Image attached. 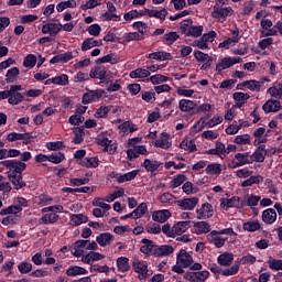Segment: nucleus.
Returning <instances> with one entry per match:
<instances>
[{
	"instance_id": "58",
	"label": "nucleus",
	"mask_w": 282,
	"mask_h": 282,
	"mask_svg": "<svg viewBox=\"0 0 282 282\" xmlns=\"http://www.w3.org/2000/svg\"><path fill=\"white\" fill-rule=\"evenodd\" d=\"M118 61H120V57L113 53H110L99 58L98 63H110L111 65H116Z\"/></svg>"
},
{
	"instance_id": "29",
	"label": "nucleus",
	"mask_w": 282,
	"mask_h": 282,
	"mask_svg": "<svg viewBox=\"0 0 282 282\" xmlns=\"http://www.w3.org/2000/svg\"><path fill=\"white\" fill-rule=\"evenodd\" d=\"M140 173V170H133L126 174H117L116 180L118 184H124V182H131V180H135Z\"/></svg>"
},
{
	"instance_id": "23",
	"label": "nucleus",
	"mask_w": 282,
	"mask_h": 282,
	"mask_svg": "<svg viewBox=\"0 0 282 282\" xmlns=\"http://www.w3.org/2000/svg\"><path fill=\"white\" fill-rule=\"evenodd\" d=\"M148 58H150V61H160V62L173 61V55H171V53L165 51H156L148 54Z\"/></svg>"
},
{
	"instance_id": "55",
	"label": "nucleus",
	"mask_w": 282,
	"mask_h": 282,
	"mask_svg": "<svg viewBox=\"0 0 282 282\" xmlns=\"http://www.w3.org/2000/svg\"><path fill=\"white\" fill-rule=\"evenodd\" d=\"M78 3H76V0H67L62 1L56 6L57 12H64V10H67V8H76Z\"/></svg>"
},
{
	"instance_id": "1",
	"label": "nucleus",
	"mask_w": 282,
	"mask_h": 282,
	"mask_svg": "<svg viewBox=\"0 0 282 282\" xmlns=\"http://www.w3.org/2000/svg\"><path fill=\"white\" fill-rule=\"evenodd\" d=\"M185 268H189V270H202V263L194 262L193 256H191L185 249H181L176 253V264L172 267V272H176V274H184Z\"/></svg>"
},
{
	"instance_id": "30",
	"label": "nucleus",
	"mask_w": 282,
	"mask_h": 282,
	"mask_svg": "<svg viewBox=\"0 0 282 282\" xmlns=\"http://www.w3.org/2000/svg\"><path fill=\"white\" fill-rule=\"evenodd\" d=\"M195 107H197V104H195V101H193L191 99H181L178 101V109H180V111H183V113H188V112L193 111V109H195Z\"/></svg>"
},
{
	"instance_id": "6",
	"label": "nucleus",
	"mask_w": 282,
	"mask_h": 282,
	"mask_svg": "<svg viewBox=\"0 0 282 282\" xmlns=\"http://www.w3.org/2000/svg\"><path fill=\"white\" fill-rule=\"evenodd\" d=\"M89 76L98 80H111V78H118V73L107 72L104 66H97L90 70Z\"/></svg>"
},
{
	"instance_id": "45",
	"label": "nucleus",
	"mask_w": 282,
	"mask_h": 282,
	"mask_svg": "<svg viewBox=\"0 0 282 282\" xmlns=\"http://www.w3.org/2000/svg\"><path fill=\"white\" fill-rule=\"evenodd\" d=\"M141 243H142V246H141L140 250L143 254H150V252H152V254H153V250H155V245H153V241L144 238L141 240Z\"/></svg>"
},
{
	"instance_id": "46",
	"label": "nucleus",
	"mask_w": 282,
	"mask_h": 282,
	"mask_svg": "<svg viewBox=\"0 0 282 282\" xmlns=\"http://www.w3.org/2000/svg\"><path fill=\"white\" fill-rule=\"evenodd\" d=\"M82 164L86 169H98L100 164V159H98V156L86 158L83 160Z\"/></svg>"
},
{
	"instance_id": "4",
	"label": "nucleus",
	"mask_w": 282,
	"mask_h": 282,
	"mask_svg": "<svg viewBox=\"0 0 282 282\" xmlns=\"http://www.w3.org/2000/svg\"><path fill=\"white\" fill-rule=\"evenodd\" d=\"M96 141L97 144H99V147H104V151H106V153H109L110 155H113V153H116V151L118 150V145L113 143V141L111 140V134H109V132L99 133Z\"/></svg>"
},
{
	"instance_id": "24",
	"label": "nucleus",
	"mask_w": 282,
	"mask_h": 282,
	"mask_svg": "<svg viewBox=\"0 0 282 282\" xmlns=\"http://www.w3.org/2000/svg\"><path fill=\"white\" fill-rule=\"evenodd\" d=\"M265 155H268V152L265 151V145L258 147L256 151L250 154L251 164L253 162H264Z\"/></svg>"
},
{
	"instance_id": "36",
	"label": "nucleus",
	"mask_w": 282,
	"mask_h": 282,
	"mask_svg": "<svg viewBox=\"0 0 282 282\" xmlns=\"http://www.w3.org/2000/svg\"><path fill=\"white\" fill-rule=\"evenodd\" d=\"M87 273H88L87 269H85L83 267H78V265H70L66 270L67 276H83Z\"/></svg>"
},
{
	"instance_id": "39",
	"label": "nucleus",
	"mask_w": 282,
	"mask_h": 282,
	"mask_svg": "<svg viewBox=\"0 0 282 282\" xmlns=\"http://www.w3.org/2000/svg\"><path fill=\"white\" fill-rule=\"evenodd\" d=\"M89 218L84 214H73L70 215V226H82V224H87Z\"/></svg>"
},
{
	"instance_id": "27",
	"label": "nucleus",
	"mask_w": 282,
	"mask_h": 282,
	"mask_svg": "<svg viewBox=\"0 0 282 282\" xmlns=\"http://www.w3.org/2000/svg\"><path fill=\"white\" fill-rule=\"evenodd\" d=\"M261 219L264 224L272 225L276 221V210L268 208L262 212Z\"/></svg>"
},
{
	"instance_id": "22",
	"label": "nucleus",
	"mask_w": 282,
	"mask_h": 282,
	"mask_svg": "<svg viewBox=\"0 0 282 282\" xmlns=\"http://www.w3.org/2000/svg\"><path fill=\"white\" fill-rule=\"evenodd\" d=\"M232 98L236 102L234 107H236L237 109H241V107H243V105H246V102L250 100V95L248 93L237 91L234 93Z\"/></svg>"
},
{
	"instance_id": "41",
	"label": "nucleus",
	"mask_w": 282,
	"mask_h": 282,
	"mask_svg": "<svg viewBox=\"0 0 282 282\" xmlns=\"http://www.w3.org/2000/svg\"><path fill=\"white\" fill-rule=\"evenodd\" d=\"M242 228L247 232H257V230H261V223L259 220H249L242 225Z\"/></svg>"
},
{
	"instance_id": "18",
	"label": "nucleus",
	"mask_w": 282,
	"mask_h": 282,
	"mask_svg": "<svg viewBox=\"0 0 282 282\" xmlns=\"http://www.w3.org/2000/svg\"><path fill=\"white\" fill-rule=\"evenodd\" d=\"M63 30V24L48 22L42 26V34H50V36H56L58 32Z\"/></svg>"
},
{
	"instance_id": "28",
	"label": "nucleus",
	"mask_w": 282,
	"mask_h": 282,
	"mask_svg": "<svg viewBox=\"0 0 282 282\" xmlns=\"http://www.w3.org/2000/svg\"><path fill=\"white\" fill-rule=\"evenodd\" d=\"M171 217V212L169 209L156 210L152 214L153 221H158L159 224H164V221H169Z\"/></svg>"
},
{
	"instance_id": "38",
	"label": "nucleus",
	"mask_w": 282,
	"mask_h": 282,
	"mask_svg": "<svg viewBox=\"0 0 282 282\" xmlns=\"http://www.w3.org/2000/svg\"><path fill=\"white\" fill-rule=\"evenodd\" d=\"M160 161H155L154 159H145L142 166L148 173H155V171L160 169Z\"/></svg>"
},
{
	"instance_id": "47",
	"label": "nucleus",
	"mask_w": 282,
	"mask_h": 282,
	"mask_svg": "<svg viewBox=\"0 0 282 282\" xmlns=\"http://www.w3.org/2000/svg\"><path fill=\"white\" fill-rule=\"evenodd\" d=\"M221 171H224V169L221 167V164H219V163H210L205 169V173L207 175H220Z\"/></svg>"
},
{
	"instance_id": "25",
	"label": "nucleus",
	"mask_w": 282,
	"mask_h": 282,
	"mask_svg": "<svg viewBox=\"0 0 282 282\" xmlns=\"http://www.w3.org/2000/svg\"><path fill=\"white\" fill-rule=\"evenodd\" d=\"M262 109L264 113H272L276 111H281V101L269 99L263 106Z\"/></svg>"
},
{
	"instance_id": "13",
	"label": "nucleus",
	"mask_w": 282,
	"mask_h": 282,
	"mask_svg": "<svg viewBox=\"0 0 282 282\" xmlns=\"http://www.w3.org/2000/svg\"><path fill=\"white\" fill-rule=\"evenodd\" d=\"M154 147L158 149H164L167 151V149H171L173 147V141H171V134L166 132H162L160 137L154 141Z\"/></svg>"
},
{
	"instance_id": "50",
	"label": "nucleus",
	"mask_w": 282,
	"mask_h": 282,
	"mask_svg": "<svg viewBox=\"0 0 282 282\" xmlns=\"http://www.w3.org/2000/svg\"><path fill=\"white\" fill-rule=\"evenodd\" d=\"M151 72L147 68H137L130 72V78H149Z\"/></svg>"
},
{
	"instance_id": "8",
	"label": "nucleus",
	"mask_w": 282,
	"mask_h": 282,
	"mask_svg": "<svg viewBox=\"0 0 282 282\" xmlns=\"http://www.w3.org/2000/svg\"><path fill=\"white\" fill-rule=\"evenodd\" d=\"M132 268L134 272L139 274L138 279L140 281H144V279H147V275L149 274V264H147V261L134 258L132 262Z\"/></svg>"
},
{
	"instance_id": "35",
	"label": "nucleus",
	"mask_w": 282,
	"mask_h": 282,
	"mask_svg": "<svg viewBox=\"0 0 282 282\" xmlns=\"http://www.w3.org/2000/svg\"><path fill=\"white\" fill-rule=\"evenodd\" d=\"M194 232L196 235H206L210 232V224L206 221H196L194 223Z\"/></svg>"
},
{
	"instance_id": "43",
	"label": "nucleus",
	"mask_w": 282,
	"mask_h": 282,
	"mask_svg": "<svg viewBox=\"0 0 282 282\" xmlns=\"http://www.w3.org/2000/svg\"><path fill=\"white\" fill-rule=\"evenodd\" d=\"M117 268L119 272H129V270H131V264H129V258L119 257L117 259Z\"/></svg>"
},
{
	"instance_id": "37",
	"label": "nucleus",
	"mask_w": 282,
	"mask_h": 282,
	"mask_svg": "<svg viewBox=\"0 0 282 282\" xmlns=\"http://www.w3.org/2000/svg\"><path fill=\"white\" fill-rule=\"evenodd\" d=\"M188 228H191V221H188V220L178 221V223L174 224L173 225L174 237L176 235H184V232H186V230H188Z\"/></svg>"
},
{
	"instance_id": "16",
	"label": "nucleus",
	"mask_w": 282,
	"mask_h": 282,
	"mask_svg": "<svg viewBox=\"0 0 282 282\" xmlns=\"http://www.w3.org/2000/svg\"><path fill=\"white\" fill-rule=\"evenodd\" d=\"M177 206L182 208V210H195L197 204H199V198L191 197V198H183L177 200Z\"/></svg>"
},
{
	"instance_id": "34",
	"label": "nucleus",
	"mask_w": 282,
	"mask_h": 282,
	"mask_svg": "<svg viewBox=\"0 0 282 282\" xmlns=\"http://www.w3.org/2000/svg\"><path fill=\"white\" fill-rule=\"evenodd\" d=\"M169 15V10L153 7L150 9V19H160V21H166V17Z\"/></svg>"
},
{
	"instance_id": "53",
	"label": "nucleus",
	"mask_w": 282,
	"mask_h": 282,
	"mask_svg": "<svg viewBox=\"0 0 282 282\" xmlns=\"http://www.w3.org/2000/svg\"><path fill=\"white\" fill-rule=\"evenodd\" d=\"M149 210V207L147 206V203H141L134 210L133 216L134 219H141V217H144L147 215V212Z\"/></svg>"
},
{
	"instance_id": "14",
	"label": "nucleus",
	"mask_w": 282,
	"mask_h": 282,
	"mask_svg": "<svg viewBox=\"0 0 282 282\" xmlns=\"http://www.w3.org/2000/svg\"><path fill=\"white\" fill-rule=\"evenodd\" d=\"M102 96H105V90L102 89L89 90L88 93L84 94L83 104L90 105V102H97V100Z\"/></svg>"
},
{
	"instance_id": "26",
	"label": "nucleus",
	"mask_w": 282,
	"mask_h": 282,
	"mask_svg": "<svg viewBox=\"0 0 282 282\" xmlns=\"http://www.w3.org/2000/svg\"><path fill=\"white\" fill-rule=\"evenodd\" d=\"M218 264L223 268H228L232 265V261H235V254L232 252H224L217 258Z\"/></svg>"
},
{
	"instance_id": "20",
	"label": "nucleus",
	"mask_w": 282,
	"mask_h": 282,
	"mask_svg": "<svg viewBox=\"0 0 282 282\" xmlns=\"http://www.w3.org/2000/svg\"><path fill=\"white\" fill-rule=\"evenodd\" d=\"M105 259V254L96 251H90L82 257V262L87 265H91L95 261H102Z\"/></svg>"
},
{
	"instance_id": "52",
	"label": "nucleus",
	"mask_w": 282,
	"mask_h": 282,
	"mask_svg": "<svg viewBox=\"0 0 282 282\" xmlns=\"http://www.w3.org/2000/svg\"><path fill=\"white\" fill-rule=\"evenodd\" d=\"M259 202H261V196H257L254 194H249L245 197V204L250 208H254V206H258Z\"/></svg>"
},
{
	"instance_id": "9",
	"label": "nucleus",
	"mask_w": 282,
	"mask_h": 282,
	"mask_svg": "<svg viewBox=\"0 0 282 282\" xmlns=\"http://www.w3.org/2000/svg\"><path fill=\"white\" fill-rule=\"evenodd\" d=\"M195 214L196 219H210L215 215V208L210 203H204L195 210Z\"/></svg>"
},
{
	"instance_id": "62",
	"label": "nucleus",
	"mask_w": 282,
	"mask_h": 282,
	"mask_svg": "<svg viewBox=\"0 0 282 282\" xmlns=\"http://www.w3.org/2000/svg\"><path fill=\"white\" fill-rule=\"evenodd\" d=\"M120 131L122 133H133V131H138L135 124L131 123L130 121H126L119 126Z\"/></svg>"
},
{
	"instance_id": "19",
	"label": "nucleus",
	"mask_w": 282,
	"mask_h": 282,
	"mask_svg": "<svg viewBox=\"0 0 282 282\" xmlns=\"http://www.w3.org/2000/svg\"><path fill=\"white\" fill-rule=\"evenodd\" d=\"M94 47H102V40L87 37L83 41L80 50L82 52H89V50H94Z\"/></svg>"
},
{
	"instance_id": "64",
	"label": "nucleus",
	"mask_w": 282,
	"mask_h": 282,
	"mask_svg": "<svg viewBox=\"0 0 282 282\" xmlns=\"http://www.w3.org/2000/svg\"><path fill=\"white\" fill-rule=\"evenodd\" d=\"M35 65H36V55L29 54L24 57L23 67H28L29 69H32Z\"/></svg>"
},
{
	"instance_id": "7",
	"label": "nucleus",
	"mask_w": 282,
	"mask_h": 282,
	"mask_svg": "<svg viewBox=\"0 0 282 282\" xmlns=\"http://www.w3.org/2000/svg\"><path fill=\"white\" fill-rule=\"evenodd\" d=\"M246 164H252V159L249 152L236 153L234 160L228 163L229 169H239L246 166Z\"/></svg>"
},
{
	"instance_id": "10",
	"label": "nucleus",
	"mask_w": 282,
	"mask_h": 282,
	"mask_svg": "<svg viewBox=\"0 0 282 282\" xmlns=\"http://www.w3.org/2000/svg\"><path fill=\"white\" fill-rule=\"evenodd\" d=\"M239 63H241V57L226 56L216 64V72H224V69H228Z\"/></svg>"
},
{
	"instance_id": "32",
	"label": "nucleus",
	"mask_w": 282,
	"mask_h": 282,
	"mask_svg": "<svg viewBox=\"0 0 282 282\" xmlns=\"http://www.w3.org/2000/svg\"><path fill=\"white\" fill-rule=\"evenodd\" d=\"M73 257H76V259H83L85 257V252H87V249H85V245L83 240H77L75 243H73Z\"/></svg>"
},
{
	"instance_id": "21",
	"label": "nucleus",
	"mask_w": 282,
	"mask_h": 282,
	"mask_svg": "<svg viewBox=\"0 0 282 282\" xmlns=\"http://www.w3.org/2000/svg\"><path fill=\"white\" fill-rule=\"evenodd\" d=\"M260 25L262 28V34L264 36H276V30L274 29V25L272 28V20L269 19H262L260 21Z\"/></svg>"
},
{
	"instance_id": "3",
	"label": "nucleus",
	"mask_w": 282,
	"mask_h": 282,
	"mask_svg": "<svg viewBox=\"0 0 282 282\" xmlns=\"http://www.w3.org/2000/svg\"><path fill=\"white\" fill-rule=\"evenodd\" d=\"M1 166H4V169H8V176L12 175H21L25 169H28V165L23 161H14V160H4L0 162Z\"/></svg>"
},
{
	"instance_id": "48",
	"label": "nucleus",
	"mask_w": 282,
	"mask_h": 282,
	"mask_svg": "<svg viewBox=\"0 0 282 282\" xmlns=\"http://www.w3.org/2000/svg\"><path fill=\"white\" fill-rule=\"evenodd\" d=\"M8 177L13 184L15 191H20V188H23L25 186V182H23V176L21 174L11 175Z\"/></svg>"
},
{
	"instance_id": "51",
	"label": "nucleus",
	"mask_w": 282,
	"mask_h": 282,
	"mask_svg": "<svg viewBox=\"0 0 282 282\" xmlns=\"http://www.w3.org/2000/svg\"><path fill=\"white\" fill-rule=\"evenodd\" d=\"M120 197H124L123 188L117 189V191L112 192L111 194H108L105 197V202H107L108 204H111V202H116V199H120Z\"/></svg>"
},
{
	"instance_id": "54",
	"label": "nucleus",
	"mask_w": 282,
	"mask_h": 282,
	"mask_svg": "<svg viewBox=\"0 0 282 282\" xmlns=\"http://www.w3.org/2000/svg\"><path fill=\"white\" fill-rule=\"evenodd\" d=\"M185 182H186V175L178 174L171 180L170 186L171 188H178V186H182Z\"/></svg>"
},
{
	"instance_id": "15",
	"label": "nucleus",
	"mask_w": 282,
	"mask_h": 282,
	"mask_svg": "<svg viewBox=\"0 0 282 282\" xmlns=\"http://www.w3.org/2000/svg\"><path fill=\"white\" fill-rule=\"evenodd\" d=\"M210 271L223 274V276H235L239 272V261H236L229 269L221 270L219 267H213Z\"/></svg>"
},
{
	"instance_id": "60",
	"label": "nucleus",
	"mask_w": 282,
	"mask_h": 282,
	"mask_svg": "<svg viewBox=\"0 0 282 282\" xmlns=\"http://www.w3.org/2000/svg\"><path fill=\"white\" fill-rule=\"evenodd\" d=\"M41 224H56V221H58V215L51 213V214H46L44 216H42L40 218Z\"/></svg>"
},
{
	"instance_id": "59",
	"label": "nucleus",
	"mask_w": 282,
	"mask_h": 282,
	"mask_svg": "<svg viewBox=\"0 0 282 282\" xmlns=\"http://www.w3.org/2000/svg\"><path fill=\"white\" fill-rule=\"evenodd\" d=\"M105 198L96 197L93 200V206H97V208H101L102 210H111V205L105 203Z\"/></svg>"
},
{
	"instance_id": "63",
	"label": "nucleus",
	"mask_w": 282,
	"mask_h": 282,
	"mask_svg": "<svg viewBox=\"0 0 282 282\" xmlns=\"http://www.w3.org/2000/svg\"><path fill=\"white\" fill-rule=\"evenodd\" d=\"M268 265L270 270H274V272H279V270H282V260H278L270 257L268 260Z\"/></svg>"
},
{
	"instance_id": "31",
	"label": "nucleus",
	"mask_w": 282,
	"mask_h": 282,
	"mask_svg": "<svg viewBox=\"0 0 282 282\" xmlns=\"http://www.w3.org/2000/svg\"><path fill=\"white\" fill-rule=\"evenodd\" d=\"M180 149H183V151H187V153H195V151H197V144H195V140L191 138H185L180 143Z\"/></svg>"
},
{
	"instance_id": "12",
	"label": "nucleus",
	"mask_w": 282,
	"mask_h": 282,
	"mask_svg": "<svg viewBox=\"0 0 282 282\" xmlns=\"http://www.w3.org/2000/svg\"><path fill=\"white\" fill-rule=\"evenodd\" d=\"M207 241L212 243V246H215V248H224L226 246V241L228 238L221 237L217 230L210 231L207 236Z\"/></svg>"
},
{
	"instance_id": "56",
	"label": "nucleus",
	"mask_w": 282,
	"mask_h": 282,
	"mask_svg": "<svg viewBox=\"0 0 282 282\" xmlns=\"http://www.w3.org/2000/svg\"><path fill=\"white\" fill-rule=\"evenodd\" d=\"M19 213H21V207L15 206V205H11L9 207L2 208L0 210V215L3 217L6 215H19Z\"/></svg>"
},
{
	"instance_id": "5",
	"label": "nucleus",
	"mask_w": 282,
	"mask_h": 282,
	"mask_svg": "<svg viewBox=\"0 0 282 282\" xmlns=\"http://www.w3.org/2000/svg\"><path fill=\"white\" fill-rule=\"evenodd\" d=\"M235 14V10L232 7H221L218 3L214 6V10L212 12L213 19L219 21V23H224L228 17H232Z\"/></svg>"
},
{
	"instance_id": "40",
	"label": "nucleus",
	"mask_w": 282,
	"mask_h": 282,
	"mask_svg": "<svg viewBox=\"0 0 282 282\" xmlns=\"http://www.w3.org/2000/svg\"><path fill=\"white\" fill-rule=\"evenodd\" d=\"M267 94H269L271 98L282 100V84H274L267 90Z\"/></svg>"
},
{
	"instance_id": "11",
	"label": "nucleus",
	"mask_w": 282,
	"mask_h": 282,
	"mask_svg": "<svg viewBox=\"0 0 282 282\" xmlns=\"http://www.w3.org/2000/svg\"><path fill=\"white\" fill-rule=\"evenodd\" d=\"M220 208L223 210H229V208H242L241 198L239 196H234L231 198H220Z\"/></svg>"
},
{
	"instance_id": "61",
	"label": "nucleus",
	"mask_w": 282,
	"mask_h": 282,
	"mask_svg": "<svg viewBox=\"0 0 282 282\" xmlns=\"http://www.w3.org/2000/svg\"><path fill=\"white\" fill-rule=\"evenodd\" d=\"M202 32H204V26L202 25H192L187 29L188 36H194V39L202 36Z\"/></svg>"
},
{
	"instance_id": "57",
	"label": "nucleus",
	"mask_w": 282,
	"mask_h": 282,
	"mask_svg": "<svg viewBox=\"0 0 282 282\" xmlns=\"http://www.w3.org/2000/svg\"><path fill=\"white\" fill-rule=\"evenodd\" d=\"M34 204L35 206L43 208V206H48V204H52V198L47 197L46 195L36 196L34 198Z\"/></svg>"
},
{
	"instance_id": "44",
	"label": "nucleus",
	"mask_w": 282,
	"mask_h": 282,
	"mask_svg": "<svg viewBox=\"0 0 282 282\" xmlns=\"http://www.w3.org/2000/svg\"><path fill=\"white\" fill-rule=\"evenodd\" d=\"M261 85H263V82H258L254 79L246 80L242 83V87H246L250 91H261Z\"/></svg>"
},
{
	"instance_id": "17",
	"label": "nucleus",
	"mask_w": 282,
	"mask_h": 282,
	"mask_svg": "<svg viewBox=\"0 0 282 282\" xmlns=\"http://www.w3.org/2000/svg\"><path fill=\"white\" fill-rule=\"evenodd\" d=\"M175 252V248L171 245L155 246L153 249V257H171Z\"/></svg>"
},
{
	"instance_id": "42",
	"label": "nucleus",
	"mask_w": 282,
	"mask_h": 282,
	"mask_svg": "<svg viewBox=\"0 0 282 282\" xmlns=\"http://www.w3.org/2000/svg\"><path fill=\"white\" fill-rule=\"evenodd\" d=\"M19 74H21V72L19 70V67H12L8 69L6 74V83L8 84L17 83V78H19Z\"/></svg>"
},
{
	"instance_id": "2",
	"label": "nucleus",
	"mask_w": 282,
	"mask_h": 282,
	"mask_svg": "<svg viewBox=\"0 0 282 282\" xmlns=\"http://www.w3.org/2000/svg\"><path fill=\"white\" fill-rule=\"evenodd\" d=\"M21 85H11L9 90L0 91V100L8 99L9 105H19L23 102V94L21 91Z\"/></svg>"
},
{
	"instance_id": "33",
	"label": "nucleus",
	"mask_w": 282,
	"mask_h": 282,
	"mask_svg": "<svg viewBox=\"0 0 282 282\" xmlns=\"http://www.w3.org/2000/svg\"><path fill=\"white\" fill-rule=\"evenodd\" d=\"M111 241H113V235L109 232H104L96 237V242L100 245L101 248L111 246Z\"/></svg>"
},
{
	"instance_id": "49",
	"label": "nucleus",
	"mask_w": 282,
	"mask_h": 282,
	"mask_svg": "<svg viewBox=\"0 0 282 282\" xmlns=\"http://www.w3.org/2000/svg\"><path fill=\"white\" fill-rule=\"evenodd\" d=\"M263 182V176L261 175H254V176H249V178L245 180L241 183L242 188H246L248 186H253V184H262Z\"/></svg>"
}]
</instances>
